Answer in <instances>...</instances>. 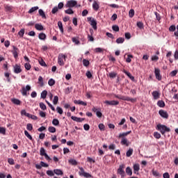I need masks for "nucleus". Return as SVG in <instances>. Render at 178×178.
I'll list each match as a JSON object with an SVG mask.
<instances>
[{
	"mask_svg": "<svg viewBox=\"0 0 178 178\" xmlns=\"http://www.w3.org/2000/svg\"><path fill=\"white\" fill-rule=\"evenodd\" d=\"M124 165H120L118 169V174L120 175L121 177L123 178L126 176V172H124Z\"/></svg>",
	"mask_w": 178,
	"mask_h": 178,
	"instance_id": "obj_5",
	"label": "nucleus"
},
{
	"mask_svg": "<svg viewBox=\"0 0 178 178\" xmlns=\"http://www.w3.org/2000/svg\"><path fill=\"white\" fill-rule=\"evenodd\" d=\"M133 149L129 148V150L127 152V156L130 157L133 155Z\"/></svg>",
	"mask_w": 178,
	"mask_h": 178,
	"instance_id": "obj_40",
	"label": "nucleus"
},
{
	"mask_svg": "<svg viewBox=\"0 0 178 178\" xmlns=\"http://www.w3.org/2000/svg\"><path fill=\"white\" fill-rule=\"evenodd\" d=\"M48 84L49 86H50V87H52V86H55V80H54L53 79H50L48 81Z\"/></svg>",
	"mask_w": 178,
	"mask_h": 178,
	"instance_id": "obj_45",
	"label": "nucleus"
},
{
	"mask_svg": "<svg viewBox=\"0 0 178 178\" xmlns=\"http://www.w3.org/2000/svg\"><path fill=\"white\" fill-rule=\"evenodd\" d=\"M154 74L156 80H159V81L162 80V75H161V70L159 68H154Z\"/></svg>",
	"mask_w": 178,
	"mask_h": 178,
	"instance_id": "obj_7",
	"label": "nucleus"
},
{
	"mask_svg": "<svg viewBox=\"0 0 178 178\" xmlns=\"http://www.w3.org/2000/svg\"><path fill=\"white\" fill-rule=\"evenodd\" d=\"M163 178H170V175H169L168 172H165V173L163 175Z\"/></svg>",
	"mask_w": 178,
	"mask_h": 178,
	"instance_id": "obj_64",
	"label": "nucleus"
},
{
	"mask_svg": "<svg viewBox=\"0 0 178 178\" xmlns=\"http://www.w3.org/2000/svg\"><path fill=\"white\" fill-rule=\"evenodd\" d=\"M35 29H36V30H38V31H42V30H44V26H42L40 24H36L35 25Z\"/></svg>",
	"mask_w": 178,
	"mask_h": 178,
	"instance_id": "obj_20",
	"label": "nucleus"
},
{
	"mask_svg": "<svg viewBox=\"0 0 178 178\" xmlns=\"http://www.w3.org/2000/svg\"><path fill=\"white\" fill-rule=\"evenodd\" d=\"M24 134H25L26 137H27V138H29V140L33 141V136H31V135H30V134H29V131H24Z\"/></svg>",
	"mask_w": 178,
	"mask_h": 178,
	"instance_id": "obj_38",
	"label": "nucleus"
},
{
	"mask_svg": "<svg viewBox=\"0 0 178 178\" xmlns=\"http://www.w3.org/2000/svg\"><path fill=\"white\" fill-rule=\"evenodd\" d=\"M92 8L94 10H98V9H99V4H98L97 1H94L92 3Z\"/></svg>",
	"mask_w": 178,
	"mask_h": 178,
	"instance_id": "obj_22",
	"label": "nucleus"
},
{
	"mask_svg": "<svg viewBox=\"0 0 178 178\" xmlns=\"http://www.w3.org/2000/svg\"><path fill=\"white\" fill-rule=\"evenodd\" d=\"M86 76L88 77V79H91L92 77V74H91V72L87 71Z\"/></svg>",
	"mask_w": 178,
	"mask_h": 178,
	"instance_id": "obj_56",
	"label": "nucleus"
},
{
	"mask_svg": "<svg viewBox=\"0 0 178 178\" xmlns=\"http://www.w3.org/2000/svg\"><path fill=\"white\" fill-rule=\"evenodd\" d=\"M40 154L41 156H44V155L47 154V153H45V149H44V147L40 148Z\"/></svg>",
	"mask_w": 178,
	"mask_h": 178,
	"instance_id": "obj_49",
	"label": "nucleus"
},
{
	"mask_svg": "<svg viewBox=\"0 0 178 178\" xmlns=\"http://www.w3.org/2000/svg\"><path fill=\"white\" fill-rule=\"evenodd\" d=\"M156 130L160 131V133L163 135L165 136V133H170V128L168 127L165 125L159 124L156 126Z\"/></svg>",
	"mask_w": 178,
	"mask_h": 178,
	"instance_id": "obj_1",
	"label": "nucleus"
},
{
	"mask_svg": "<svg viewBox=\"0 0 178 178\" xmlns=\"http://www.w3.org/2000/svg\"><path fill=\"white\" fill-rule=\"evenodd\" d=\"M79 170H80L79 172V176H83L84 174L86 173V172L84 171V168H83V167H80Z\"/></svg>",
	"mask_w": 178,
	"mask_h": 178,
	"instance_id": "obj_41",
	"label": "nucleus"
},
{
	"mask_svg": "<svg viewBox=\"0 0 178 178\" xmlns=\"http://www.w3.org/2000/svg\"><path fill=\"white\" fill-rule=\"evenodd\" d=\"M65 13H66L67 15H73V13H74V11H73L72 8H69L67 10H65Z\"/></svg>",
	"mask_w": 178,
	"mask_h": 178,
	"instance_id": "obj_32",
	"label": "nucleus"
},
{
	"mask_svg": "<svg viewBox=\"0 0 178 178\" xmlns=\"http://www.w3.org/2000/svg\"><path fill=\"white\" fill-rule=\"evenodd\" d=\"M39 106L42 111H47V106L43 102H40L39 104Z\"/></svg>",
	"mask_w": 178,
	"mask_h": 178,
	"instance_id": "obj_33",
	"label": "nucleus"
},
{
	"mask_svg": "<svg viewBox=\"0 0 178 178\" xmlns=\"http://www.w3.org/2000/svg\"><path fill=\"white\" fill-rule=\"evenodd\" d=\"M154 137L159 140V138H161V134H159V132H154Z\"/></svg>",
	"mask_w": 178,
	"mask_h": 178,
	"instance_id": "obj_52",
	"label": "nucleus"
},
{
	"mask_svg": "<svg viewBox=\"0 0 178 178\" xmlns=\"http://www.w3.org/2000/svg\"><path fill=\"white\" fill-rule=\"evenodd\" d=\"M47 94H48V92L47 90H43L41 92V98H42L43 99H45V98H47Z\"/></svg>",
	"mask_w": 178,
	"mask_h": 178,
	"instance_id": "obj_31",
	"label": "nucleus"
},
{
	"mask_svg": "<svg viewBox=\"0 0 178 178\" xmlns=\"http://www.w3.org/2000/svg\"><path fill=\"white\" fill-rule=\"evenodd\" d=\"M72 120H74V122H83V120H85L84 118H77L76 116H72L71 117Z\"/></svg>",
	"mask_w": 178,
	"mask_h": 178,
	"instance_id": "obj_14",
	"label": "nucleus"
},
{
	"mask_svg": "<svg viewBox=\"0 0 178 178\" xmlns=\"http://www.w3.org/2000/svg\"><path fill=\"white\" fill-rule=\"evenodd\" d=\"M152 95L153 96L154 99H159V98L161 97V93H159V92L155 90V91L152 92Z\"/></svg>",
	"mask_w": 178,
	"mask_h": 178,
	"instance_id": "obj_13",
	"label": "nucleus"
},
{
	"mask_svg": "<svg viewBox=\"0 0 178 178\" xmlns=\"http://www.w3.org/2000/svg\"><path fill=\"white\" fill-rule=\"evenodd\" d=\"M54 173H55V175H57V176H63V171H62V170L60 169H54Z\"/></svg>",
	"mask_w": 178,
	"mask_h": 178,
	"instance_id": "obj_17",
	"label": "nucleus"
},
{
	"mask_svg": "<svg viewBox=\"0 0 178 178\" xmlns=\"http://www.w3.org/2000/svg\"><path fill=\"white\" fill-rule=\"evenodd\" d=\"M31 90V87L29 85L26 86V88L23 87L22 90H21V92L22 95L26 96L27 95V91H30Z\"/></svg>",
	"mask_w": 178,
	"mask_h": 178,
	"instance_id": "obj_10",
	"label": "nucleus"
},
{
	"mask_svg": "<svg viewBox=\"0 0 178 178\" xmlns=\"http://www.w3.org/2000/svg\"><path fill=\"white\" fill-rule=\"evenodd\" d=\"M26 129L29 130V131H31V130H33V124H27Z\"/></svg>",
	"mask_w": 178,
	"mask_h": 178,
	"instance_id": "obj_57",
	"label": "nucleus"
},
{
	"mask_svg": "<svg viewBox=\"0 0 178 178\" xmlns=\"http://www.w3.org/2000/svg\"><path fill=\"white\" fill-rule=\"evenodd\" d=\"M174 58L175 60H178V50H176L174 54Z\"/></svg>",
	"mask_w": 178,
	"mask_h": 178,
	"instance_id": "obj_63",
	"label": "nucleus"
},
{
	"mask_svg": "<svg viewBox=\"0 0 178 178\" xmlns=\"http://www.w3.org/2000/svg\"><path fill=\"white\" fill-rule=\"evenodd\" d=\"M129 17H134V10L131 9L129 10Z\"/></svg>",
	"mask_w": 178,
	"mask_h": 178,
	"instance_id": "obj_59",
	"label": "nucleus"
},
{
	"mask_svg": "<svg viewBox=\"0 0 178 178\" xmlns=\"http://www.w3.org/2000/svg\"><path fill=\"white\" fill-rule=\"evenodd\" d=\"M66 59H67V56L63 54L62 53L58 54V63L60 66H64L65 62H66Z\"/></svg>",
	"mask_w": 178,
	"mask_h": 178,
	"instance_id": "obj_2",
	"label": "nucleus"
},
{
	"mask_svg": "<svg viewBox=\"0 0 178 178\" xmlns=\"http://www.w3.org/2000/svg\"><path fill=\"white\" fill-rule=\"evenodd\" d=\"M120 99H122V101H128L129 102H137V98H131L130 97H126V96H121L120 97H118Z\"/></svg>",
	"mask_w": 178,
	"mask_h": 178,
	"instance_id": "obj_4",
	"label": "nucleus"
},
{
	"mask_svg": "<svg viewBox=\"0 0 178 178\" xmlns=\"http://www.w3.org/2000/svg\"><path fill=\"white\" fill-rule=\"evenodd\" d=\"M18 35H19V37H21V38H23V36L24 35V29H21L18 32Z\"/></svg>",
	"mask_w": 178,
	"mask_h": 178,
	"instance_id": "obj_50",
	"label": "nucleus"
},
{
	"mask_svg": "<svg viewBox=\"0 0 178 178\" xmlns=\"http://www.w3.org/2000/svg\"><path fill=\"white\" fill-rule=\"evenodd\" d=\"M39 63L41 66L47 67V63H45V61H44L42 59L39 60Z\"/></svg>",
	"mask_w": 178,
	"mask_h": 178,
	"instance_id": "obj_62",
	"label": "nucleus"
},
{
	"mask_svg": "<svg viewBox=\"0 0 178 178\" xmlns=\"http://www.w3.org/2000/svg\"><path fill=\"white\" fill-rule=\"evenodd\" d=\"M66 8H74V6H77V1L74 0H70L67 2L65 5Z\"/></svg>",
	"mask_w": 178,
	"mask_h": 178,
	"instance_id": "obj_6",
	"label": "nucleus"
},
{
	"mask_svg": "<svg viewBox=\"0 0 178 178\" xmlns=\"http://www.w3.org/2000/svg\"><path fill=\"white\" fill-rule=\"evenodd\" d=\"M38 83L40 85V87L44 86V81L42 76H40L38 78Z\"/></svg>",
	"mask_w": 178,
	"mask_h": 178,
	"instance_id": "obj_37",
	"label": "nucleus"
},
{
	"mask_svg": "<svg viewBox=\"0 0 178 178\" xmlns=\"http://www.w3.org/2000/svg\"><path fill=\"white\" fill-rule=\"evenodd\" d=\"M177 73H178V70H175L170 73V77H175V76H176V74H177Z\"/></svg>",
	"mask_w": 178,
	"mask_h": 178,
	"instance_id": "obj_42",
	"label": "nucleus"
},
{
	"mask_svg": "<svg viewBox=\"0 0 178 178\" xmlns=\"http://www.w3.org/2000/svg\"><path fill=\"white\" fill-rule=\"evenodd\" d=\"M112 29L113 30V31H115L116 33H118L119 30H120V28H119V26L118 25H113L112 26Z\"/></svg>",
	"mask_w": 178,
	"mask_h": 178,
	"instance_id": "obj_46",
	"label": "nucleus"
},
{
	"mask_svg": "<svg viewBox=\"0 0 178 178\" xmlns=\"http://www.w3.org/2000/svg\"><path fill=\"white\" fill-rule=\"evenodd\" d=\"M87 20L90 22V24L92 26L93 30H97V20L92 17H88Z\"/></svg>",
	"mask_w": 178,
	"mask_h": 178,
	"instance_id": "obj_3",
	"label": "nucleus"
},
{
	"mask_svg": "<svg viewBox=\"0 0 178 178\" xmlns=\"http://www.w3.org/2000/svg\"><path fill=\"white\" fill-rule=\"evenodd\" d=\"M117 44H123L124 42V38H118L116 40Z\"/></svg>",
	"mask_w": 178,
	"mask_h": 178,
	"instance_id": "obj_34",
	"label": "nucleus"
},
{
	"mask_svg": "<svg viewBox=\"0 0 178 178\" xmlns=\"http://www.w3.org/2000/svg\"><path fill=\"white\" fill-rule=\"evenodd\" d=\"M83 65L86 67H88V66H90V61L87 59H83Z\"/></svg>",
	"mask_w": 178,
	"mask_h": 178,
	"instance_id": "obj_29",
	"label": "nucleus"
},
{
	"mask_svg": "<svg viewBox=\"0 0 178 178\" xmlns=\"http://www.w3.org/2000/svg\"><path fill=\"white\" fill-rule=\"evenodd\" d=\"M11 102H13V104L15 105H22V101L19 100V99H11Z\"/></svg>",
	"mask_w": 178,
	"mask_h": 178,
	"instance_id": "obj_16",
	"label": "nucleus"
},
{
	"mask_svg": "<svg viewBox=\"0 0 178 178\" xmlns=\"http://www.w3.org/2000/svg\"><path fill=\"white\" fill-rule=\"evenodd\" d=\"M131 58H133V55H128V57L126 59V62H127V63H130V62H131Z\"/></svg>",
	"mask_w": 178,
	"mask_h": 178,
	"instance_id": "obj_53",
	"label": "nucleus"
},
{
	"mask_svg": "<svg viewBox=\"0 0 178 178\" xmlns=\"http://www.w3.org/2000/svg\"><path fill=\"white\" fill-rule=\"evenodd\" d=\"M88 40L90 42H94V36L90 35V33H88Z\"/></svg>",
	"mask_w": 178,
	"mask_h": 178,
	"instance_id": "obj_43",
	"label": "nucleus"
},
{
	"mask_svg": "<svg viewBox=\"0 0 178 178\" xmlns=\"http://www.w3.org/2000/svg\"><path fill=\"white\" fill-rule=\"evenodd\" d=\"M169 31H176V26L172 25L169 28Z\"/></svg>",
	"mask_w": 178,
	"mask_h": 178,
	"instance_id": "obj_60",
	"label": "nucleus"
},
{
	"mask_svg": "<svg viewBox=\"0 0 178 178\" xmlns=\"http://www.w3.org/2000/svg\"><path fill=\"white\" fill-rule=\"evenodd\" d=\"M152 172L153 176H154L155 177H159V176H161V174H159L158 170H155L154 169L152 170Z\"/></svg>",
	"mask_w": 178,
	"mask_h": 178,
	"instance_id": "obj_25",
	"label": "nucleus"
},
{
	"mask_svg": "<svg viewBox=\"0 0 178 178\" xmlns=\"http://www.w3.org/2000/svg\"><path fill=\"white\" fill-rule=\"evenodd\" d=\"M1 134H6V129L4 127H0Z\"/></svg>",
	"mask_w": 178,
	"mask_h": 178,
	"instance_id": "obj_54",
	"label": "nucleus"
},
{
	"mask_svg": "<svg viewBox=\"0 0 178 178\" xmlns=\"http://www.w3.org/2000/svg\"><path fill=\"white\" fill-rule=\"evenodd\" d=\"M92 111L96 113L97 118H102V113H101V111H99L98 108L93 107Z\"/></svg>",
	"mask_w": 178,
	"mask_h": 178,
	"instance_id": "obj_12",
	"label": "nucleus"
},
{
	"mask_svg": "<svg viewBox=\"0 0 178 178\" xmlns=\"http://www.w3.org/2000/svg\"><path fill=\"white\" fill-rule=\"evenodd\" d=\"M137 26L139 29H144V24L141 22H137Z\"/></svg>",
	"mask_w": 178,
	"mask_h": 178,
	"instance_id": "obj_55",
	"label": "nucleus"
},
{
	"mask_svg": "<svg viewBox=\"0 0 178 178\" xmlns=\"http://www.w3.org/2000/svg\"><path fill=\"white\" fill-rule=\"evenodd\" d=\"M157 105L158 106H159L160 108H165V102H163V100H159L157 102Z\"/></svg>",
	"mask_w": 178,
	"mask_h": 178,
	"instance_id": "obj_24",
	"label": "nucleus"
},
{
	"mask_svg": "<svg viewBox=\"0 0 178 178\" xmlns=\"http://www.w3.org/2000/svg\"><path fill=\"white\" fill-rule=\"evenodd\" d=\"M39 15L42 17V19H47V17L45 16V13H44V10L40 9L39 10Z\"/></svg>",
	"mask_w": 178,
	"mask_h": 178,
	"instance_id": "obj_35",
	"label": "nucleus"
},
{
	"mask_svg": "<svg viewBox=\"0 0 178 178\" xmlns=\"http://www.w3.org/2000/svg\"><path fill=\"white\" fill-rule=\"evenodd\" d=\"M13 50L12 51L13 55L15 59H17L19 56V49L16 46L13 47Z\"/></svg>",
	"mask_w": 178,
	"mask_h": 178,
	"instance_id": "obj_11",
	"label": "nucleus"
},
{
	"mask_svg": "<svg viewBox=\"0 0 178 178\" xmlns=\"http://www.w3.org/2000/svg\"><path fill=\"white\" fill-rule=\"evenodd\" d=\"M35 10H38V6L32 7L28 12V13H33Z\"/></svg>",
	"mask_w": 178,
	"mask_h": 178,
	"instance_id": "obj_36",
	"label": "nucleus"
},
{
	"mask_svg": "<svg viewBox=\"0 0 178 178\" xmlns=\"http://www.w3.org/2000/svg\"><path fill=\"white\" fill-rule=\"evenodd\" d=\"M48 130L49 133H55L56 131V128L54 127H49Z\"/></svg>",
	"mask_w": 178,
	"mask_h": 178,
	"instance_id": "obj_48",
	"label": "nucleus"
},
{
	"mask_svg": "<svg viewBox=\"0 0 178 178\" xmlns=\"http://www.w3.org/2000/svg\"><path fill=\"white\" fill-rule=\"evenodd\" d=\"M70 163H71V165H77V161L74 159H70L69 160Z\"/></svg>",
	"mask_w": 178,
	"mask_h": 178,
	"instance_id": "obj_58",
	"label": "nucleus"
},
{
	"mask_svg": "<svg viewBox=\"0 0 178 178\" xmlns=\"http://www.w3.org/2000/svg\"><path fill=\"white\" fill-rule=\"evenodd\" d=\"M130 133H131V131L124 132V133H122V134H120L119 138H122V137H126V136H129V134H130Z\"/></svg>",
	"mask_w": 178,
	"mask_h": 178,
	"instance_id": "obj_30",
	"label": "nucleus"
},
{
	"mask_svg": "<svg viewBox=\"0 0 178 178\" xmlns=\"http://www.w3.org/2000/svg\"><path fill=\"white\" fill-rule=\"evenodd\" d=\"M4 76L6 77L8 83H10V74L9 72H5Z\"/></svg>",
	"mask_w": 178,
	"mask_h": 178,
	"instance_id": "obj_39",
	"label": "nucleus"
},
{
	"mask_svg": "<svg viewBox=\"0 0 178 178\" xmlns=\"http://www.w3.org/2000/svg\"><path fill=\"white\" fill-rule=\"evenodd\" d=\"M38 38H39V40H42V41H45V40L47 39V35H45V33H40L38 35Z\"/></svg>",
	"mask_w": 178,
	"mask_h": 178,
	"instance_id": "obj_19",
	"label": "nucleus"
},
{
	"mask_svg": "<svg viewBox=\"0 0 178 178\" xmlns=\"http://www.w3.org/2000/svg\"><path fill=\"white\" fill-rule=\"evenodd\" d=\"M140 170V164L136 163L134 165V172L136 174V172Z\"/></svg>",
	"mask_w": 178,
	"mask_h": 178,
	"instance_id": "obj_21",
	"label": "nucleus"
},
{
	"mask_svg": "<svg viewBox=\"0 0 178 178\" xmlns=\"http://www.w3.org/2000/svg\"><path fill=\"white\" fill-rule=\"evenodd\" d=\"M58 101H59V97L58 96H54V99H53L54 105H57Z\"/></svg>",
	"mask_w": 178,
	"mask_h": 178,
	"instance_id": "obj_44",
	"label": "nucleus"
},
{
	"mask_svg": "<svg viewBox=\"0 0 178 178\" xmlns=\"http://www.w3.org/2000/svg\"><path fill=\"white\" fill-rule=\"evenodd\" d=\"M126 173L128 175V176H131L133 175V171L131 170V168L130 167H127L126 168Z\"/></svg>",
	"mask_w": 178,
	"mask_h": 178,
	"instance_id": "obj_26",
	"label": "nucleus"
},
{
	"mask_svg": "<svg viewBox=\"0 0 178 178\" xmlns=\"http://www.w3.org/2000/svg\"><path fill=\"white\" fill-rule=\"evenodd\" d=\"M55 172H54V171L52 170H47V175H48V176H54Z\"/></svg>",
	"mask_w": 178,
	"mask_h": 178,
	"instance_id": "obj_61",
	"label": "nucleus"
},
{
	"mask_svg": "<svg viewBox=\"0 0 178 178\" xmlns=\"http://www.w3.org/2000/svg\"><path fill=\"white\" fill-rule=\"evenodd\" d=\"M24 67L26 70H30V69H31V65H30L29 63H26L24 64Z\"/></svg>",
	"mask_w": 178,
	"mask_h": 178,
	"instance_id": "obj_51",
	"label": "nucleus"
},
{
	"mask_svg": "<svg viewBox=\"0 0 178 178\" xmlns=\"http://www.w3.org/2000/svg\"><path fill=\"white\" fill-rule=\"evenodd\" d=\"M170 56H172V51H168L166 54V58H168L170 63H173V59H171Z\"/></svg>",
	"mask_w": 178,
	"mask_h": 178,
	"instance_id": "obj_23",
	"label": "nucleus"
},
{
	"mask_svg": "<svg viewBox=\"0 0 178 178\" xmlns=\"http://www.w3.org/2000/svg\"><path fill=\"white\" fill-rule=\"evenodd\" d=\"M159 113L161 118H163V119H168L169 118V114L168 113L167 111L164 110H160L159 111Z\"/></svg>",
	"mask_w": 178,
	"mask_h": 178,
	"instance_id": "obj_9",
	"label": "nucleus"
},
{
	"mask_svg": "<svg viewBox=\"0 0 178 178\" xmlns=\"http://www.w3.org/2000/svg\"><path fill=\"white\" fill-rule=\"evenodd\" d=\"M72 42H74L76 45H79L80 44V40H79V38H72Z\"/></svg>",
	"mask_w": 178,
	"mask_h": 178,
	"instance_id": "obj_28",
	"label": "nucleus"
},
{
	"mask_svg": "<svg viewBox=\"0 0 178 178\" xmlns=\"http://www.w3.org/2000/svg\"><path fill=\"white\" fill-rule=\"evenodd\" d=\"M4 9L6 12H12L13 10V7L9 4L4 5Z\"/></svg>",
	"mask_w": 178,
	"mask_h": 178,
	"instance_id": "obj_15",
	"label": "nucleus"
},
{
	"mask_svg": "<svg viewBox=\"0 0 178 178\" xmlns=\"http://www.w3.org/2000/svg\"><path fill=\"white\" fill-rule=\"evenodd\" d=\"M14 69V73L16 74H19V73H22V65L19 64H16L15 65L13 66Z\"/></svg>",
	"mask_w": 178,
	"mask_h": 178,
	"instance_id": "obj_8",
	"label": "nucleus"
},
{
	"mask_svg": "<svg viewBox=\"0 0 178 178\" xmlns=\"http://www.w3.org/2000/svg\"><path fill=\"white\" fill-rule=\"evenodd\" d=\"M52 124H54V126H59V120L56 118H54L52 121Z\"/></svg>",
	"mask_w": 178,
	"mask_h": 178,
	"instance_id": "obj_47",
	"label": "nucleus"
},
{
	"mask_svg": "<svg viewBox=\"0 0 178 178\" xmlns=\"http://www.w3.org/2000/svg\"><path fill=\"white\" fill-rule=\"evenodd\" d=\"M121 144H122V145H126V147H129V141L127 140V138H122Z\"/></svg>",
	"mask_w": 178,
	"mask_h": 178,
	"instance_id": "obj_18",
	"label": "nucleus"
},
{
	"mask_svg": "<svg viewBox=\"0 0 178 178\" xmlns=\"http://www.w3.org/2000/svg\"><path fill=\"white\" fill-rule=\"evenodd\" d=\"M58 29H60V31L62 33V34H63V24H62V22L59 21L58 22Z\"/></svg>",
	"mask_w": 178,
	"mask_h": 178,
	"instance_id": "obj_27",
	"label": "nucleus"
}]
</instances>
